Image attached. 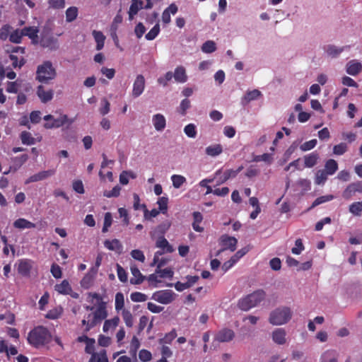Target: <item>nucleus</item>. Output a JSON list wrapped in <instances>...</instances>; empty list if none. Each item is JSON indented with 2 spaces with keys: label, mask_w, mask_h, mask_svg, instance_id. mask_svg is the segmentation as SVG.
Wrapping results in <instances>:
<instances>
[{
  "label": "nucleus",
  "mask_w": 362,
  "mask_h": 362,
  "mask_svg": "<svg viewBox=\"0 0 362 362\" xmlns=\"http://www.w3.org/2000/svg\"><path fill=\"white\" fill-rule=\"evenodd\" d=\"M261 95V92L257 89L247 91L245 95L243 100L246 103L257 99Z\"/></svg>",
  "instance_id": "39"
},
{
  "label": "nucleus",
  "mask_w": 362,
  "mask_h": 362,
  "mask_svg": "<svg viewBox=\"0 0 362 362\" xmlns=\"http://www.w3.org/2000/svg\"><path fill=\"white\" fill-rule=\"evenodd\" d=\"M112 217L111 213H110V212L105 213V217H104L103 227L102 228V232L104 233L107 232L108 228L112 225Z\"/></svg>",
  "instance_id": "55"
},
{
  "label": "nucleus",
  "mask_w": 362,
  "mask_h": 362,
  "mask_svg": "<svg viewBox=\"0 0 362 362\" xmlns=\"http://www.w3.org/2000/svg\"><path fill=\"white\" fill-rule=\"evenodd\" d=\"M153 124L157 131H163L166 125L165 117L161 114H156L153 116Z\"/></svg>",
  "instance_id": "22"
},
{
  "label": "nucleus",
  "mask_w": 362,
  "mask_h": 362,
  "mask_svg": "<svg viewBox=\"0 0 362 362\" xmlns=\"http://www.w3.org/2000/svg\"><path fill=\"white\" fill-rule=\"evenodd\" d=\"M157 204L158 205L159 211L162 214H166L168 210V198L166 197H161L158 198Z\"/></svg>",
  "instance_id": "48"
},
{
  "label": "nucleus",
  "mask_w": 362,
  "mask_h": 362,
  "mask_svg": "<svg viewBox=\"0 0 362 362\" xmlns=\"http://www.w3.org/2000/svg\"><path fill=\"white\" fill-rule=\"evenodd\" d=\"M173 77L175 78V81L177 83H185L187 80V76L186 74L185 69L182 66H177L175 69L174 74H173Z\"/></svg>",
  "instance_id": "24"
},
{
  "label": "nucleus",
  "mask_w": 362,
  "mask_h": 362,
  "mask_svg": "<svg viewBox=\"0 0 362 362\" xmlns=\"http://www.w3.org/2000/svg\"><path fill=\"white\" fill-rule=\"evenodd\" d=\"M151 298L162 304H169L175 299V293L172 290H161L156 291Z\"/></svg>",
  "instance_id": "9"
},
{
  "label": "nucleus",
  "mask_w": 362,
  "mask_h": 362,
  "mask_svg": "<svg viewBox=\"0 0 362 362\" xmlns=\"http://www.w3.org/2000/svg\"><path fill=\"white\" fill-rule=\"evenodd\" d=\"M222 146L220 144L208 146L206 152L209 156H216L222 152Z\"/></svg>",
  "instance_id": "41"
},
{
  "label": "nucleus",
  "mask_w": 362,
  "mask_h": 362,
  "mask_svg": "<svg viewBox=\"0 0 362 362\" xmlns=\"http://www.w3.org/2000/svg\"><path fill=\"white\" fill-rule=\"evenodd\" d=\"M23 36L28 37L33 42H37L38 40L39 29L36 26L25 27L22 29Z\"/></svg>",
  "instance_id": "18"
},
{
  "label": "nucleus",
  "mask_w": 362,
  "mask_h": 362,
  "mask_svg": "<svg viewBox=\"0 0 362 362\" xmlns=\"http://www.w3.org/2000/svg\"><path fill=\"white\" fill-rule=\"evenodd\" d=\"M142 209H144V218L146 219H150L151 218H154V217L157 216L159 214V212H160L159 210H157L156 209H152L151 211H148L146 209V204H142Z\"/></svg>",
  "instance_id": "57"
},
{
  "label": "nucleus",
  "mask_w": 362,
  "mask_h": 362,
  "mask_svg": "<svg viewBox=\"0 0 362 362\" xmlns=\"http://www.w3.org/2000/svg\"><path fill=\"white\" fill-rule=\"evenodd\" d=\"M13 225L15 228L20 230L30 229L36 227L35 223L23 218L16 219L13 222Z\"/></svg>",
  "instance_id": "20"
},
{
  "label": "nucleus",
  "mask_w": 362,
  "mask_h": 362,
  "mask_svg": "<svg viewBox=\"0 0 362 362\" xmlns=\"http://www.w3.org/2000/svg\"><path fill=\"white\" fill-rule=\"evenodd\" d=\"M121 187L117 185L115 186L112 190L105 191L103 193L104 197L107 198L117 197L120 194Z\"/></svg>",
  "instance_id": "56"
},
{
  "label": "nucleus",
  "mask_w": 362,
  "mask_h": 362,
  "mask_svg": "<svg viewBox=\"0 0 362 362\" xmlns=\"http://www.w3.org/2000/svg\"><path fill=\"white\" fill-rule=\"evenodd\" d=\"M173 78V73L171 71H168L164 76H160L158 78V83L163 86H167L168 81H171Z\"/></svg>",
  "instance_id": "60"
},
{
  "label": "nucleus",
  "mask_w": 362,
  "mask_h": 362,
  "mask_svg": "<svg viewBox=\"0 0 362 362\" xmlns=\"http://www.w3.org/2000/svg\"><path fill=\"white\" fill-rule=\"evenodd\" d=\"M216 49V43L212 40H207L202 46V50L204 53H212Z\"/></svg>",
  "instance_id": "42"
},
{
  "label": "nucleus",
  "mask_w": 362,
  "mask_h": 362,
  "mask_svg": "<svg viewBox=\"0 0 362 362\" xmlns=\"http://www.w3.org/2000/svg\"><path fill=\"white\" fill-rule=\"evenodd\" d=\"M78 11L76 6H71L66 11V21L67 23L73 22L78 16Z\"/></svg>",
  "instance_id": "32"
},
{
  "label": "nucleus",
  "mask_w": 362,
  "mask_h": 362,
  "mask_svg": "<svg viewBox=\"0 0 362 362\" xmlns=\"http://www.w3.org/2000/svg\"><path fill=\"white\" fill-rule=\"evenodd\" d=\"M191 107V102L189 99L185 98L183 99L178 107V112L182 116L185 115L187 113V110L189 109Z\"/></svg>",
  "instance_id": "47"
},
{
  "label": "nucleus",
  "mask_w": 362,
  "mask_h": 362,
  "mask_svg": "<svg viewBox=\"0 0 362 362\" xmlns=\"http://www.w3.org/2000/svg\"><path fill=\"white\" fill-rule=\"evenodd\" d=\"M304 250V245L300 238H298L295 242V247L291 249V252L294 255H300Z\"/></svg>",
  "instance_id": "61"
},
{
  "label": "nucleus",
  "mask_w": 362,
  "mask_h": 362,
  "mask_svg": "<svg viewBox=\"0 0 362 362\" xmlns=\"http://www.w3.org/2000/svg\"><path fill=\"white\" fill-rule=\"evenodd\" d=\"M21 139L22 143L24 144H33L35 142V139L32 136L31 134L28 132L24 131L21 134Z\"/></svg>",
  "instance_id": "52"
},
{
  "label": "nucleus",
  "mask_w": 362,
  "mask_h": 362,
  "mask_svg": "<svg viewBox=\"0 0 362 362\" xmlns=\"http://www.w3.org/2000/svg\"><path fill=\"white\" fill-rule=\"evenodd\" d=\"M156 273L158 274L160 278H169L172 279L174 274V272L171 268H165L163 269H156Z\"/></svg>",
  "instance_id": "45"
},
{
  "label": "nucleus",
  "mask_w": 362,
  "mask_h": 362,
  "mask_svg": "<svg viewBox=\"0 0 362 362\" xmlns=\"http://www.w3.org/2000/svg\"><path fill=\"white\" fill-rule=\"evenodd\" d=\"M334 199L333 195H325L317 197L312 204L310 209H313L321 204L325 203L327 202L331 201Z\"/></svg>",
  "instance_id": "49"
},
{
  "label": "nucleus",
  "mask_w": 362,
  "mask_h": 362,
  "mask_svg": "<svg viewBox=\"0 0 362 362\" xmlns=\"http://www.w3.org/2000/svg\"><path fill=\"white\" fill-rule=\"evenodd\" d=\"M105 247L111 251H115L117 253H121L122 250V245L120 241L117 239H113L112 240H106L104 242Z\"/></svg>",
  "instance_id": "23"
},
{
  "label": "nucleus",
  "mask_w": 362,
  "mask_h": 362,
  "mask_svg": "<svg viewBox=\"0 0 362 362\" xmlns=\"http://www.w3.org/2000/svg\"><path fill=\"white\" fill-rule=\"evenodd\" d=\"M122 316L126 326L128 327H132L134 324L133 315L132 313L129 310L123 309L122 311Z\"/></svg>",
  "instance_id": "35"
},
{
  "label": "nucleus",
  "mask_w": 362,
  "mask_h": 362,
  "mask_svg": "<svg viewBox=\"0 0 362 362\" xmlns=\"http://www.w3.org/2000/svg\"><path fill=\"white\" fill-rule=\"evenodd\" d=\"M243 169V166L238 167V168L235 170L233 169L226 170L224 172V178H219V183H224L230 177H234L237 175V174Z\"/></svg>",
  "instance_id": "34"
},
{
  "label": "nucleus",
  "mask_w": 362,
  "mask_h": 362,
  "mask_svg": "<svg viewBox=\"0 0 362 362\" xmlns=\"http://www.w3.org/2000/svg\"><path fill=\"white\" fill-rule=\"evenodd\" d=\"M92 35L96 42V49H102L104 47L105 36L101 31L98 30H93Z\"/></svg>",
  "instance_id": "28"
},
{
  "label": "nucleus",
  "mask_w": 362,
  "mask_h": 362,
  "mask_svg": "<svg viewBox=\"0 0 362 362\" xmlns=\"http://www.w3.org/2000/svg\"><path fill=\"white\" fill-rule=\"evenodd\" d=\"M177 337V333L175 329H173L170 332L167 333L163 338L159 339L160 344H171L172 341Z\"/></svg>",
  "instance_id": "37"
},
{
  "label": "nucleus",
  "mask_w": 362,
  "mask_h": 362,
  "mask_svg": "<svg viewBox=\"0 0 362 362\" xmlns=\"http://www.w3.org/2000/svg\"><path fill=\"white\" fill-rule=\"evenodd\" d=\"M184 132L190 138H194L197 136L196 127L194 124H189L184 128Z\"/></svg>",
  "instance_id": "58"
},
{
  "label": "nucleus",
  "mask_w": 362,
  "mask_h": 362,
  "mask_svg": "<svg viewBox=\"0 0 362 362\" xmlns=\"http://www.w3.org/2000/svg\"><path fill=\"white\" fill-rule=\"evenodd\" d=\"M338 165L335 160H327L325 163V170L329 175H333L337 170Z\"/></svg>",
  "instance_id": "40"
},
{
  "label": "nucleus",
  "mask_w": 362,
  "mask_h": 362,
  "mask_svg": "<svg viewBox=\"0 0 362 362\" xmlns=\"http://www.w3.org/2000/svg\"><path fill=\"white\" fill-rule=\"evenodd\" d=\"M37 95L42 103H46L52 100L54 93L52 90H46L43 86L40 85L37 88Z\"/></svg>",
  "instance_id": "17"
},
{
  "label": "nucleus",
  "mask_w": 362,
  "mask_h": 362,
  "mask_svg": "<svg viewBox=\"0 0 362 362\" xmlns=\"http://www.w3.org/2000/svg\"><path fill=\"white\" fill-rule=\"evenodd\" d=\"M177 12V6L175 4H171L166 8L162 13V21L163 23L168 24L170 22V14L175 15Z\"/></svg>",
  "instance_id": "21"
},
{
  "label": "nucleus",
  "mask_w": 362,
  "mask_h": 362,
  "mask_svg": "<svg viewBox=\"0 0 362 362\" xmlns=\"http://www.w3.org/2000/svg\"><path fill=\"white\" fill-rule=\"evenodd\" d=\"M34 262L30 259H21L17 264V271L23 276L28 277L33 269Z\"/></svg>",
  "instance_id": "10"
},
{
  "label": "nucleus",
  "mask_w": 362,
  "mask_h": 362,
  "mask_svg": "<svg viewBox=\"0 0 362 362\" xmlns=\"http://www.w3.org/2000/svg\"><path fill=\"white\" fill-rule=\"evenodd\" d=\"M349 211L356 216H359L362 212V202H354L349 206Z\"/></svg>",
  "instance_id": "51"
},
{
  "label": "nucleus",
  "mask_w": 362,
  "mask_h": 362,
  "mask_svg": "<svg viewBox=\"0 0 362 362\" xmlns=\"http://www.w3.org/2000/svg\"><path fill=\"white\" fill-rule=\"evenodd\" d=\"M357 193L362 194V181H356L349 184L342 193L345 199H350Z\"/></svg>",
  "instance_id": "11"
},
{
  "label": "nucleus",
  "mask_w": 362,
  "mask_h": 362,
  "mask_svg": "<svg viewBox=\"0 0 362 362\" xmlns=\"http://www.w3.org/2000/svg\"><path fill=\"white\" fill-rule=\"evenodd\" d=\"M130 298L134 302H144L148 299V296L141 292H133L130 295Z\"/></svg>",
  "instance_id": "53"
},
{
  "label": "nucleus",
  "mask_w": 362,
  "mask_h": 362,
  "mask_svg": "<svg viewBox=\"0 0 362 362\" xmlns=\"http://www.w3.org/2000/svg\"><path fill=\"white\" fill-rule=\"evenodd\" d=\"M47 4L49 8L54 10L63 9L65 7V0H47Z\"/></svg>",
  "instance_id": "38"
},
{
  "label": "nucleus",
  "mask_w": 362,
  "mask_h": 362,
  "mask_svg": "<svg viewBox=\"0 0 362 362\" xmlns=\"http://www.w3.org/2000/svg\"><path fill=\"white\" fill-rule=\"evenodd\" d=\"M0 320H5L6 324L13 325H15L16 317L13 313L6 312L0 315Z\"/></svg>",
  "instance_id": "50"
},
{
  "label": "nucleus",
  "mask_w": 362,
  "mask_h": 362,
  "mask_svg": "<svg viewBox=\"0 0 362 362\" xmlns=\"http://www.w3.org/2000/svg\"><path fill=\"white\" fill-rule=\"evenodd\" d=\"M54 290L60 294L69 295L72 291L71 286L67 280H63L61 284L54 286Z\"/></svg>",
  "instance_id": "25"
},
{
  "label": "nucleus",
  "mask_w": 362,
  "mask_h": 362,
  "mask_svg": "<svg viewBox=\"0 0 362 362\" xmlns=\"http://www.w3.org/2000/svg\"><path fill=\"white\" fill-rule=\"evenodd\" d=\"M145 78L143 75H137L133 83L132 96L134 98H138L143 93L145 88Z\"/></svg>",
  "instance_id": "13"
},
{
  "label": "nucleus",
  "mask_w": 362,
  "mask_h": 362,
  "mask_svg": "<svg viewBox=\"0 0 362 362\" xmlns=\"http://www.w3.org/2000/svg\"><path fill=\"white\" fill-rule=\"evenodd\" d=\"M52 340V334L48 329L44 326L38 325L31 329L27 337L30 345L36 349L49 344Z\"/></svg>",
  "instance_id": "1"
},
{
  "label": "nucleus",
  "mask_w": 362,
  "mask_h": 362,
  "mask_svg": "<svg viewBox=\"0 0 362 362\" xmlns=\"http://www.w3.org/2000/svg\"><path fill=\"white\" fill-rule=\"evenodd\" d=\"M173 185L175 188H180L183 183L186 181L185 177L179 175H173L171 177Z\"/></svg>",
  "instance_id": "54"
},
{
  "label": "nucleus",
  "mask_w": 362,
  "mask_h": 362,
  "mask_svg": "<svg viewBox=\"0 0 362 362\" xmlns=\"http://www.w3.org/2000/svg\"><path fill=\"white\" fill-rule=\"evenodd\" d=\"M218 242L221 248L216 252V257L219 256L226 250H229L230 252H234L236 250L238 240L235 237L224 234L220 237Z\"/></svg>",
  "instance_id": "6"
},
{
  "label": "nucleus",
  "mask_w": 362,
  "mask_h": 362,
  "mask_svg": "<svg viewBox=\"0 0 362 362\" xmlns=\"http://www.w3.org/2000/svg\"><path fill=\"white\" fill-rule=\"evenodd\" d=\"M292 317L288 307H279L274 310L269 315V322L273 325H281L287 323Z\"/></svg>",
  "instance_id": "4"
},
{
  "label": "nucleus",
  "mask_w": 362,
  "mask_h": 362,
  "mask_svg": "<svg viewBox=\"0 0 362 362\" xmlns=\"http://www.w3.org/2000/svg\"><path fill=\"white\" fill-rule=\"evenodd\" d=\"M235 337V332L229 328H223L218 331L214 336V341L218 342H228Z\"/></svg>",
  "instance_id": "12"
},
{
  "label": "nucleus",
  "mask_w": 362,
  "mask_h": 362,
  "mask_svg": "<svg viewBox=\"0 0 362 362\" xmlns=\"http://www.w3.org/2000/svg\"><path fill=\"white\" fill-rule=\"evenodd\" d=\"M286 332L283 328L275 329L272 334V340L279 345H283L286 342Z\"/></svg>",
  "instance_id": "15"
},
{
  "label": "nucleus",
  "mask_w": 362,
  "mask_h": 362,
  "mask_svg": "<svg viewBox=\"0 0 362 362\" xmlns=\"http://www.w3.org/2000/svg\"><path fill=\"white\" fill-rule=\"evenodd\" d=\"M119 322V317L116 316L111 320H106L103 325V332H107L110 329L115 328Z\"/></svg>",
  "instance_id": "33"
},
{
  "label": "nucleus",
  "mask_w": 362,
  "mask_h": 362,
  "mask_svg": "<svg viewBox=\"0 0 362 362\" xmlns=\"http://www.w3.org/2000/svg\"><path fill=\"white\" fill-rule=\"evenodd\" d=\"M317 144V140L316 139H311L308 141H305L303 144L300 145V149L303 151H307L309 150H311Z\"/></svg>",
  "instance_id": "64"
},
{
  "label": "nucleus",
  "mask_w": 362,
  "mask_h": 362,
  "mask_svg": "<svg viewBox=\"0 0 362 362\" xmlns=\"http://www.w3.org/2000/svg\"><path fill=\"white\" fill-rule=\"evenodd\" d=\"M107 311L105 308L100 307L94 313H89L88 317H93L100 323L103 320L107 317Z\"/></svg>",
  "instance_id": "29"
},
{
  "label": "nucleus",
  "mask_w": 362,
  "mask_h": 362,
  "mask_svg": "<svg viewBox=\"0 0 362 362\" xmlns=\"http://www.w3.org/2000/svg\"><path fill=\"white\" fill-rule=\"evenodd\" d=\"M320 361L321 362H337L336 352L332 350L326 351L321 356Z\"/></svg>",
  "instance_id": "30"
},
{
  "label": "nucleus",
  "mask_w": 362,
  "mask_h": 362,
  "mask_svg": "<svg viewBox=\"0 0 362 362\" xmlns=\"http://www.w3.org/2000/svg\"><path fill=\"white\" fill-rule=\"evenodd\" d=\"M115 306L117 312L119 310L122 311L124 309V298L122 293L118 292L116 293Z\"/></svg>",
  "instance_id": "36"
},
{
  "label": "nucleus",
  "mask_w": 362,
  "mask_h": 362,
  "mask_svg": "<svg viewBox=\"0 0 362 362\" xmlns=\"http://www.w3.org/2000/svg\"><path fill=\"white\" fill-rule=\"evenodd\" d=\"M131 273L134 277L130 279V283L134 285L141 284L146 276H144L136 264H132L130 267Z\"/></svg>",
  "instance_id": "16"
},
{
  "label": "nucleus",
  "mask_w": 362,
  "mask_h": 362,
  "mask_svg": "<svg viewBox=\"0 0 362 362\" xmlns=\"http://www.w3.org/2000/svg\"><path fill=\"white\" fill-rule=\"evenodd\" d=\"M57 76V71L50 61H45L36 71L35 79L42 83H48Z\"/></svg>",
  "instance_id": "3"
},
{
  "label": "nucleus",
  "mask_w": 362,
  "mask_h": 362,
  "mask_svg": "<svg viewBox=\"0 0 362 362\" xmlns=\"http://www.w3.org/2000/svg\"><path fill=\"white\" fill-rule=\"evenodd\" d=\"M110 110V103L105 98H103L100 101V107L99 108V112L101 115L105 116L109 113Z\"/></svg>",
  "instance_id": "44"
},
{
  "label": "nucleus",
  "mask_w": 362,
  "mask_h": 362,
  "mask_svg": "<svg viewBox=\"0 0 362 362\" xmlns=\"http://www.w3.org/2000/svg\"><path fill=\"white\" fill-rule=\"evenodd\" d=\"M160 33V25L156 23L150 30L146 34L145 37L147 40H154Z\"/></svg>",
  "instance_id": "46"
},
{
  "label": "nucleus",
  "mask_w": 362,
  "mask_h": 362,
  "mask_svg": "<svg viewBox=\"0 0 362 362\" xmlns=\"http://www.w3.org/2000/svg\"><path fill=\"white\" fill-rule=\"evenodd\" d=\"M43 119L47 122L44 124L45 129L59 128L66 124H71L74 122V119H69L66 115L63 114L57 119L52 115H47Z\"/></svg>",
  "instance_id": "5"
},
{
  "label": "nucleus",
  "mask_w": 362,
  "mask_h": 362,
  "mask_svg": "<svg viewBox=\"0 0 362 362\" xmlns=\"http://www.w3.org/2000/svg\"><path fill=\"white\" fill-rule=\"evenodd\" d=\"M40 45L43 47L54 49L57 47V40L52 35V29L45 26L41 33Z\"/></svg>",
  "instance_id": "8"
},
{
  "label": "nucleus",
  "mask_w": 362,
  "mask_h": 362,
  "mask_svg": "<svg viewBox=\"0 0 362 362\" xmlns=\"http://www.w3.org/2000/svg\"><path fill=\"white\" fill-rule=\"evenodd\" d=\"M9 58L11 62V64L14 68H21L22 67L25 63V60L23 57V56H18L16 54H10Z\"/></svg>",
  "instance_id": "31"
},
{
  "label": "nucleus",
  "mask_w": 362,
  "mask_h": 362,
  "mask_svg": "<svg viewBox=\"0 0 362 362\" xmlns=\"http://www.w3.org/2000/svg\"><path fill=\"white\" fill-rule=\"evenodd\" d=\"M350 46H344L342 47H337L334 45H329L325 47V50L327 54L332 57H337L344 50L347 48H349Z\"/></svg>",
  "instance_id": "26"
},
{
  "label": "nucleus",
  "mask_w": 362,
  "mask_h": 362,
  "mask_svg": "<svg viewBox=\"0 0 362 362\" xmlns=\"http://www.w3.org/2000/svg\"><path fill=\"white\" fill-rule=\"evenodd\" d=\"M327 175L329 174L325 170H318L316 173L315 183L317 185L323 184L327 178Z\"/></svg>",
  "instance_id": "59"
},
{
  "label": "nucleus",
  "mask_w": 362,
  "mask_h": 362,
  "mask_svg": "<svg viewBox=\"0 0 362 362\" xmlns=\"http://www.w3.org/2000/svg\"><path fill=\"white\" fill-rule=\"evenodd\" d=\"M346 150L347 145L345 143H340L339 144L335 145L333 148L334 153L338 156L342 155Z\"/></svg>",
  "instance_id": "62"
},
{
  "label": "nucleus",
  "mask_w": 362,
  "mask_h": 362,
  "mask_svg": "<svg viewBox=\"0 0 362 362\" xmlns=\"http://www.w3.org/2000/svg\"><path fill=\"white\" fill-rule=\"evenodd\" d=\"M50 272L55 279H59L62 276L61 267L55 263L52 264Z\"/></svg>",
  "instance_id": "63"
},
{
  "label": "nucleus",
  "mask_w": 362,
  "mask_h": 362,
  "mask_svg": "<svg viewBox=\"0 0 362 362\" xmlns=\"http://www.w3.org/2000/svg\"><path fill=\"white\" fill-rule=\"evenodd\" d=\"M55 173L54 169H49L47 170H43L38 173H36L32 176H30L26 181L25 184H28L30 182H37L40 180H43L49 177H51Z\"/></svg>",
  "instance_id": "14"
},
{
  "label": "nucleus",
  "mask_w": 362,
  "mask_h": 362,
  "mask_svg": "<svg viewBox=\"0 0 362 362\" xmlns=\"http://www.w3.org/2000/svg\"><path fill=\"white\" fill-rule=\"evenodd\" d=\"M153 7V3L151 0H132V3L128 11L129 20L132 21L134 16L136 15L141 9H150Z\"/></svg>",
  "instance_id": "7"
},
{
  "label": "nucleus",
  "mask_w": 362,
  "mask_h": 362,
  "mask_svg": "<svg viewBox=\"0 0 362 362\" xmlns=\"http://www.w3.org/2000/svg\"><path fill=\"white\" fill-rule=\"evenodd\" d=\"M362 70V65L360 62L356 60H351L347 63L346 72L349 75L356 76Z\"/></svg>",
  "instance_id": "19"
},
{
  "label": "nucleus",
  "mask_w": 362,
  "mask_h": 362,
  "mask_svg": "<svg viewBox=\"0 0 362 362\" xmlns=\"http://www.w3.org/2000/svg\"><path fill=\"white\" fill-rule=\"evenodd\" d=\"M23 37L22 29H16L10 34L9 40L14 43H20Z\"/></svg>",
  "instance_id": "43"
},
{
  "label": "nucleus",
  "mask_w": 362,
  "mask_h": 362,
  "mask_svg": "<svg viewBox=\"0 0 362 362\" xmlns=\"http://www.w3.org/2000/svg\"><path fill=\"white\" fill-rule=\"evenodd\" d=\"M156 246L168 253H171L174 251L173 246L169 244L168 241L163 235L158 238L156 243Z\"/></svg>",
  "instance_id": "27"
},
{
  "label": "nucleus",
  "mask_w": 362,
  "mask_h": 362,
  "mask_svg": "<svg viewBox=\"0 0 362 362\" xmlns=\"http://www.w3.org/2000/svg\"><path fill=\"white\" fill-rule=\"evenodd\" d=\"M266 296L262 289H259L253 293L240 298L238 303V307L243 311H247L259 304Z\"/></svg>",
  "instance_id": "2"
}]
</instances>
